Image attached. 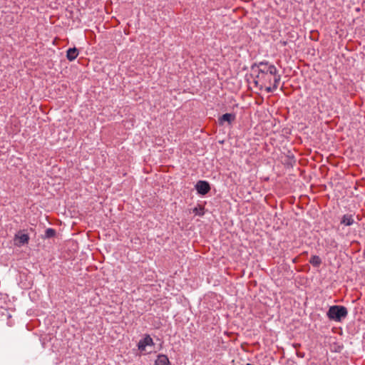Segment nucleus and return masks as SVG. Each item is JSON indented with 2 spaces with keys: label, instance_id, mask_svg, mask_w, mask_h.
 Segmentation results:
<instances>
[{
  "label": "nucleus",
  "instance_id": "nucleus-13",
  "mask_svg": "<svg viewBox=\"0 0 365 365\" xmlns=\"http://www.w3.org/2000/svg\"><path fill=\"white\" fill-rule=\"evenodd\" d=\"M193 212L195 215L202 216V215H204L203 207H200L199 210L197 207H195V208L193 209Z\"/></svg>",
  "mask_w": 365,
  "mask_h": 365
},
{
  "label": "nucleus",
  "instance_id": "nucleus-8",
  "mask_svg": "<svg viewBox=\"0 0 365 365\" xmlns=\"http://www.w3.org/2000/svg\"><path fill=\"white\" fill-rule=\"evenodd\" d=\"M78 55V49L75 47L69 48L66 51V58L68 61H72L76 58Z\"/></svg>",
  "mask_w": 365,
  "mask_h": 365
},
{
  "label": "nucleus",
  "instance_id": "nucleus-6",
  "mask_svg": "<svg viewBox=\"0 0 365 365\" xmlns=\"http://www.w3.org/2000/svg\"><path fill=\"white\" fill-rule=\"evenodd\" d=\"M15 240H18L19 242L16 243L18 246H21L28 243L29 240V237L27 234H21V235H16Z\"/></svg>",
  "mask_w": 365,
  "mask_h": 365
},
{
  "label": "nucleus",
  "instance_id": "nucleus-4",
  "mask_svg": "<svg viewBox=\"0 0 365 365\" xmlns=\"http://www.w3.org/2000/svg\"><path fill=\"white\" fill-rule=\"evenodd\" d=\"M153 344V339L150 335H146L143 339L140 340L138 344V349L140 351H144L147 346H150Z\"/></svg>",
  "mask_w": 365,
  "mask_h": 365
},
{
  "label": "nucleus",
  "instance_id": "nucleus-11",
  "mask_svg": "<svg viewBox=\"0 0 365 365\" xmlns=\"http://www.w3.org/2000/svg\"><path fill=\"white\" fill-rule=\"evenodd\" d=\"M56 235V230L53 228H47L45 231L44 238H51Z\"/></svg>",
  "mask_w": 365,
  "mask_h": 365
},
{
  "label": "nucleus",
  "instance_id": "nucleus-10",
  "mask_svg": "<svg viewBox=\"0 0 365 365\" xmlns=\"http://www.w3.org/2000/svg\"><path fill=\"white\" fill-rule=\"evenodd\" d=\"M309 263L314 267H319L322 264V259L319 256L313 255L309 259Z\"/></svg>",
  "mask_w": 365,
  "mask_h": 365
},
{
  "label": "nucleus",
  "instance_id": "nucleus-12",
  "mask_svg": "<svg viewBox=\"0 0 365 365\" xmlns=\"http://www.w3.org/2000/svg\"><path fill=\"white\" fill-rule=\"evenodd\" d=\"M279 83H275V81H273L272 86H267L266 85L265 86H264V88L267 93H272L278 88Z\"/></svg>",
  "mask_w": 365,
  "mask_h": 365
},
{
  "label": "nucleus",
  "instance_id": "nucleus-2",
  "mask_svg": "<svg viewBox=\"0 0 365 365\" xmlns=\"http://www.w3.org/2000/svg\"><path fill=\"white\" fill-rule=\"evenodd\" d=\"M348 315L347 309L341 305H333L329 308L327 312V317L332 321L340 322Z\"/></svg>",
  "mask_w": 365,
  "mask_h": 365
},
{
  "label": "nucleus",
  "instance_id": "nucleus-7",
  "mask_svg": "<svg viewBox=\"0 0 365 365\" xmlns=\"http://www.w3.org/2000/svg\"><path fill=\"white\" fill-rule=\"evenodd\" d=\"M355 222L352 215L346 214L343 215L341 220V224L345 226H351Z\"/></svg>",
  "mask_w": 365,
  "mask_h": 365
},
{
  "label": "nucleus",
  "instance_id": "nucleus-14",
  "mask_svg": "<svg viewBox=\"0 0 365 365\" xmlns=\"http://www.w3.org/2000/svg\"><path fill=\"white\" fill-rule=\"evenodd\" d=\"M364 255H365V250H364Z\"/></svg>",
  "mask_w": 365,
  "mask_h": 365
},
{
  "label": "nucleus",
  "instance_id": "nucleus-5",
  "mask_svg": "<svg viewBox=\"0 0 365 365\" xmlns=\"http://www.w3.org/2000/svg\"><path fill=\"white\" fill-rule=\"evenodd\" d=\"M235 120V115L233 113H225L220 116L218 119L219 124L222 125L225 122H227L229 125H231Z\"/></svg>",
  "mask_w": 365,
  "mask_h": 365
},
{
  "label": "nucleus",
  "instance_id": "nucleus-1",
  "mask_svg": "<svg viewBox=\"0 0 365 365\" xmlns=\"http://www.w3.org/2000/svg\"><path fill=\"white\" fill-rule=\"evenodd\" d=\"M250 68L255 75L254 83L259 90H262L267 84L271 85L272 81L279 83L281 80L278 69L268 61L255 62L252 64Z\"/></svg>",
  "mask_w": 365,
  "mask_h": 365
},
{
  "label": "nucleus",
  "instance_id": "nucleus-9",
  "mask_svg": "<svg viewBox=\"0 0 365 365\" xmlns=\"http://www.w3.org/2000/svg\"><path fill=\"white\" fill-rule=\"evenodd\" d=\"M169 359L164 354H159L155 361V365H169Z\"/></svg>",
  "mask_w": 365,
  "mask_h": 365
},
{
  "label": "nucleus",
  "instance_id": "nucleus-3",
  "mask_svg": "<svg viewBox=\"0 0 365 365\" xmlns=\"http://www.w3.org/2000/svg\"><path fill=\"white\" fill-rule=\"evenodd\" d=\"M195 189L198 194L205 195L210 192V185L207 181L199 180L195 185Z\"/></svg>",
  "mask_w": 365,
  "mask_h": 365
}]
</instances>
